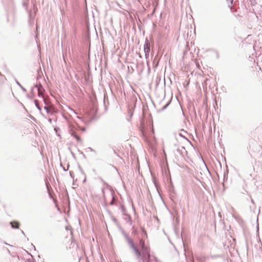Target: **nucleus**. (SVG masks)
<instances>
[{
    "mask_svg": "<svg viewBox=\"0 0 262 262\" xmlns=\"http://www.w3.org/2000/svg\"><path fill=\"white\" fill-rule=\"evenodd\" d=\"M139 248H142V252L144 260L147 259L149 257V251L147 248L145 247L144 244L142 241L140 242Z\"/></svg>",
    "mask_w": 262,
    "mask_h": 262,
    "instance_id": "obj_1",
    "label": "nucleus"
},
{
    "mask_svg": "<svg viewBox=\"0 0 262 262\" xmlns=\"http://www.w3.org/2000/svg\"><path fill=\"white\" fill-rule=\"evenodd\" d=\"M144 51L145 53V56L146 58H147L149 55V53L150 51V44L149 41L147 40H146L144 46Z\"/></svg>",
    "mask_w": 262,
    "mask_h": 262,
    "instance_id": "obj_2",
    "label": "nucleus"
},
{
    "mask_svg": "<svg viewBox=\"0 0 262 262\" xmlns=\"http://www.w3.org/2000/svg\"><path fill=\"white\" fill-rule=\"evenodd\" d=\"M131 245H132V247H133V248L134 249L135 252H136V254L138 256H140L141 255V254H140V252H139V251L138 250V249L136 247H135V246L133 245V244L132 243H131Z\"/></svg>",
    "mask_w": 262,
    "mask_h": 262,
    "instance_id": "obj_3",
    "label": "nucleus"
},
{
    "mask_svg": "<svg viewBox=\"0 0 262 262\" xmlns=\"http://www.w3.org/2000/svg\"><path fill=\"white\" fill-rule=\"evenodd\" d=\"M12 227L17 228L18 227V223L17 222H11Z\"/></svg>",
    "mask_w": 262,
    "mask_h": 262,
    "instance_id": "obj_4",
    "label": "nucleus"
},
{
    "mask_svg": "<svg viewBox=\"0 0 262 262\" xmlns=\"http://www.w3.org/2000/svg\"><path fill=\"white\" fill-rule=\"evenodd\" d=\"M74 136L75 137V138L77 139V140L78 141H80V139L79 137L77 136L76 135H75Z\"/></svg>",
    "mask_w": 262,
    "mask_h": 262,
    "instance_id": "obj_5",
    "label": "nucleus"
},
{
    "mask_svg": "<svg viewBox=\"0 0 262 262\" xmlns=\"http://www.w3.org/2000/svg\"><path fill=\"white\" fill-rule=\"evenodd\" d=\"M228 1H230L231 3H232V0H227Z\"/></svg>",
    "mask_w": 262,
    "mask_h": 262,
    "instance_id": "obj_6",
    "label": "nucleus"
},
{
    "mask_svg": "<svg viewBox=\"0 0 262 262\" xmlns=\"http://www.w3.org/2000/svg\"><path fill=\"white\" fill-rule=\"evenodd\" d=\"M81 129H82V131H84L85 130V129L84 128H82Z\"/></svg>",
    "mask_w": 262,
    "mask_h": 262,
    "instance_id": "obj_7",
    "label": "nucleus"
},
{
    "mask_svg": "<svg viewBox=\"0 0 262 262\" xmlns=\"http://www.w3.org/2000/svg\"><path fill=\"white\" fill-rule=\"evenodd\" d=\"M257 230H258V229H259L258 226H257Z\"/></svg>",
    "mask_w": 262,
    "mask_h": 262,
    "instance_id": "obj_8",
    "label": "nucleus"
}]
</instances>
